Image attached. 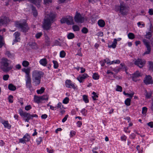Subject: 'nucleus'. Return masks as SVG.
<instances>
[{
  "label": "nucleus",
  "mask_w": 153,
  "mask_h": 153,
  "mask_svg": "<svg viewBox=\"0 0 153 153\" xmlns=\"http://www.w3.org/2000/svg\"><path fill=\"white\" fill-rule=\"evenodd\" d=\"M55 18V15L51 12L45 16L43 26L44 29L46 30L50 29L51 24L53 22V20Z\"/></svg>",
  "instance_id": "nucleus-1"
},
{
  "label": "nucleus",
  "mask_w": 153,
  "mask_h": 153,
  "mask_svg": "<svg viewBox=\"0 0 153 153\" xmlns=\"http://www.w3.org/2000/svg\"><path fill=\"white\" fill-rule=\"evenodd\" d=\"M9 61L7 58H3L0 62V68L4 72H7L12 69L13 66L10 65Z\"/></svg>",
  "instance_id": "nucleus-2"
},
{
  "label": "nucleus",
  "mask_w": 153,
  "mask_h": 153,
  "mask_svg": "<svg viewBox=\"0 0 153 153\" xmlns=\"http://www.w3.org/2000/svg\"><path fill=\"white\" fill-rule=\"evenodd\" d=\"M43 75L44 73L42 72H38L36 71L33 72L32 79L36 85H38L40 84L41 77H43Z\"/></svg>",
  "instance_id": "nucleus-3"
},
{
  "label": "nucleus",
  "mask_w": 153,
  "mask_h": 153,
  "mask_svg": "<svg viewBox=\"0 0 153 153\" xmlns=\"http://www.w3.org/2000/svg\"><path fill=\"white\" fill-rule=\"evenodd\" d=\"M15 26L21 29V30L23 32H27L29 29L26 22L23 23H20L19 22H16Z\"/></svg>",
  "instance_id": "nucleus-4"
},
{
  "label": "nucleus",
  "mask_w": 153,
  "mask_h": 153,
  "mask_svg": "<svg viewBox=\"0 0 153 153\" xmlns=\"http://www.w3.org/2000/svg\"><path fill=\"white\" fill-rule=\"evenodd\" d=\"M61 23H66L68 25H73L74 24L73 18L71 16H67L66 18H63L60 20Z\"/></svg>",
  "instance_id": "nucleus-5"
},
{
  "label": "nucleus",
  "mask_w": 153,
  "mask_h": 153,
  "mask_svg": "<svg viewBox=\"0 0 153 153\" xmlns=\"http://www.w3.org/2000/svg\"><path fill=\"white\" fill-rule=\"evenodd\" d=\"M75 21L78 23H82L84 21V18L79 13L76 12L74 17Z\"/></svg>",
  "instance_id": "nucleus-6"
},
{
  "label": "nucleus",
  "mask_w": 153,
  "mask_h": 153,
  "mask_svg": "<svg viewBox=\"0 0 153 153\" xmlns=\"http://www.w3.org/2000/svg\"><path fill=\"white\" fill-rule=\"evenodd\" d=\"M143 41L145 45L147 50L143 53L144 55L145 54H149L150 53L151 51V46L149 45V42L147 40L145 39H144L143 40Z\"/></svg>",
  "instance_id": "nucleus-7"
},
{
  "label": "nucleus",
  "mask_w": 153,
  "mask_h": 153,
  "mask_svg": "<svg viewBox=\"0 0 153 153\" xmlns=\"http://www.w3.org/2000/svg\"><path fill=\"white\" fill-rule=\"evenodd\" d=\"M120 10L121 14L125 15L128 12V10L124 3H121L120 7Z\"/></svg>",
  "instance_id": "nucleus-8"
},
{
  "label": "nucleus",
  "mask_w": 153,
  "mask_h": 153,
  "mask_svg": "<svg viewBox=\"0 0 153 153\" xmlns=\"http://www.w3.org/2000/svg\"><path fill=\"white\" fill-rule=\"evenodd\" d=\"M143 82L146 85L152 84L153 83L152 77L150 75H146Z\"/></svg>",
  "instance_id": "nucleus-9"
},
{
  "label": "nucleus",
  "mask_w": 153,
  "mask_h": 153,
  "mask_svg": "<svg viewBox=\"0 0 153 153\" xmlns=\"http://www.w3.org/2000/svg\"><path fill=\"white\" fill-rule=\"evenodd\" d=\"M30 140V136L28 134H26L23 138L19 139V143H25L26 142H28Z\"/></svg>",
  "instance_id": "nucleus-10"
},
{
  "label": "nucleus",
  "mask_w": 153,
  "mask_h": 153,
  "mask_svg": "<svg viewBox=\"0 0 153 153\" xmlns=\"http://www.w3.org/2000/svg\"><path fill=\"white\" fill-rule=\"evenodd\" d=\"M145 64V62L142 59H138L135 61L134 64L140 68L143 67Z\"/></svg>",
  "instance_id": "nucleus-11"
},
{
  "label": "nucleus",
  "mask_w": 153,
  "mask_h": 153,
  "mask_svg": "<svg viewBox=\"0 0 153 153\" xmlns=\"http://www.w3.org/2000/svg\"><path fill=\"white\" fill-rule=\"evenodd\" d=\"M9 22V19L6 17L4 16L0 18V26L4 24H5Z\"/></svg>",
  "instance_id": "nucleus-12"
},
{
  "label": "nucleus",
  "mask_w": 153,
  "mask_h": 153,
  "mask_svg": "<svg viewBox=\"0 0 153 153\" xmlns=\"http://www.w3.org/2000/svg\"><path fill=\"white\" fill-rule=\"evenodd\" d=\"M66 86L68 88H72L74 89L76 88L75 86L74 85L72 84L71 81L69 80H67L65 82Z\"/></svg>",
  "instance_id": "nucleus-13"
},
{
  "label": "nucleus",
  "mask_w": 153,
  "mask_h": 153,
  "mask_svg": "<svg viewBox=\"0 0 153 153\" xmlns=\"http://www.w3.org/2000/svg\"><path fill=\"white\" fill-rule=\"evenodd\" d=\"M13 35L15 36V39L14 40V42L13 43V45L14 44V42H17L19 41V39H20L19 36L20 34L18 32H16L14 33Z\"/></svg>",
  "instance_id": "nucleus-14"
},
{
  "label": "nucleus",
  "mask_w": 153,
  "mask_h": 153,
  "mask_svg": "<svg viewBox=\"0 0 153 153\" xmlns=\"http://www.w3.org/2000/svg\"><path fill=\"white\" fill-rule=\"evenodd\" d=\"M5 45L4 38L0 35V48H1L2 46H5Z\"/></svg>",
  "instance_id": "nucleus-15"
},
{
  "label": "nucleus",
  "mask_w": 153,
  "mask_h": 153,
  "mask_svg": "<svg viewBox=\"0 0 153 153\" xmlns=\"http://www.w3.org/2000/svg\"><path fill=\"white\" fill-rule=\"evenodd\" d=\"M34 101L35 102L39 103L42 100L41 96H38L35 95L34 96Z\"/></svg>",
  "instance_id": "nucleus-16"
},
{
  "label": "nucleus",
  "mask_w": 153,
  "mask_h": 153,
  "mask_svg": "<svg viewBox=\"0 0 153 153\" xmlns=\"http://www.w3.org/2000/svg\"><path fill=\"white\" fill-rule=\"evenodd\" d=\"M32 3L34 4L38 7H40V3L41 1V0H31Z\"/></svg>",
  "instance_id": "nucleus-17"
},
{
  "label": "nucleus",
  "mask_w": 153,
  "mask_h": 153,
  "mask_svg": "<svg viewBox=\"0 0 153 153\" xmlns=\"http://www.w3.org/2000/svg\"><path fill=\"white\" fill-rule=\"evenodd\" d=\"M29 46L33 49H36L38 48L35 42H30L28 44Z\"/></svg>",
  "instance_id": "nucleus-18"
},
{
  "label": "nucleus",
  "mask_w": 153,
  "mask_h": 153,
  "mask_svg": "<svg viewBox=\"0 0 153 153\" xmlns=\"http://www.w3.org/2000/svg\"><path fill=\"white\" fill-rule=\"evenodd\" d=\"M39 63L41 65L44 66H46L47 63L46 59L44 58L41 59L39 61Z\"/></svg>",
  "instance_id": "nucleus-19"
},
{
  "label": "nucleus",
  "mask_w": 153,
  "mask_h": 153,
  "mask_svg": "<svg viewBox=\"0 0 153 153\" xmlns=\"http://www.w3.org/2000/svg\"><path fill=\"white\" fill-rule=\"evenodd\" d=\"M98 25L101 27H104L105 25V22L102 19L98 21Z\"/></svg>",
  "instance_id": "nucleus-20"
},
{
  "label": "nucleus",
  "mask_w": 153,
  "mask_h": 153,
  "mask_svg": "<svg viewBox=\"0 0 153 153\" xmlns=\"http://www.w3.org/2000/svg\"><path fill=\"white\" fill-rule=\"evenodd\" d=\"M8 89L12 91H14L16 90V87L12 84H10L8 86Z\"/></svg>",
  "instance_id": "nucleus-21"
},
{
  "label": "nucleus",
  "mask_w": 153,
  "mask_h": 153,
  "mask_svg": "<svg viewBox=\"0 0 153 153\" xmlns=\"http://www.w3.org/2000/svg\"><path fill=\"white\" fill-rule=\"evenodd\" d=\"M32 9L33 15L35 17L37 15L38 13L37 10L36 9L35 7L33 6H32Z\"/></svg>",
  "instance_id": "nucleus-22"
},
{
  "label": "nucleus",
  "mask_w": 153,
  "mask_h": 153,
  "mask_svg": "<svg viewBox=\"0 0 153 153\" xmlns=\"http://www.w3.org/2000/svg\"><path fill=\"white\" fill-rule=\"evenodd\" d=\"M45 42L46 44L48 46L49 45L50 43V39L47 35L45 36Z\"/></svg>",
  "instance_id": "nucleus-23"
},
{
  "label": "nucleus",
  "mask_w": 153,
  "mask_h": 153,
  "mask_svg": "<svg viewBox=\"0 0 153 153\" xmlns=\"http://www.w3.org/2000/svg\"><path fill=\"white\" fill-rule=\"evenodd\" d=\"M149 70L152 72L153 71V62L149 61Z\"/></svg>",
  "instance_id": "nucleus-24"
},
{
  "label": "nucleus",
  "mask_w": 153,
  "mask_h": 153,
  "mask_svg": "<svg viewBox=\"0 0 153 153\" xmlns=\"http://www.w3.org/2000/svg\"><path fill=\"white\" fill-rule=\"evenodd\" d=\"M44 4L46 5H49L52 2V0H43Z\"/></svg>",
  "instance_id": "nucleus-25"
},
{
  "label": "nucleus",
  "mask_w": 153,
  "mask_h": 153,
  "mask_svg": "<svg viewBox=\"0 0 153 153\" xmlns=\"http://www.w3.org/2000/svg\"><path fill=\"white\" fill-rule=\"evenodd\" d=\"M131 99L128 98L125 101V104L127 106H129L131 104Z\"/></svg>",
  "instance_id": "nucleus-26"
},
{
  "label": "nucleus",
  "mask_w": 153,
  "mask_h": 153,
  "mask_svg": "<svg viewBox=\"0 0 153 153\" xmlns=\"http://www.w3.org/2000/svg\"><path fill=\"white\" fill-rule=\"evenodd\" d=\"M83 99L85 103H87L89 102V100L88 98V96L86 95H84L83 96Z\"/></svg>",
  "instance_id": "nucleus-27"
},
{
  "label": "nucleus",
  "mask_w": 153,
  "mask_h": 153,
  "mask_svg": "<svg viewBox=\"0 0 153 153\" xmlns=\"http://www.w3.org/2000/svg\"><path fill=\"white\" fill-rule=\"evenodd\" d=\"M45 90V88L44 87H41L40 90L37 91V92L38 94H41L44 92Z\"/></svg>",
  "instance_id": "nucleus-28"
},
{
  "label": "nucleus",
  "mask_w": 153,
  "mask_h": 153,
  "mask_svg": "<svg viewBox=\"0 0 153 153\" xmlns=\"http://www.w3.org/2000/svg\"><path fill=\"white\" fill-rule=\"evenodd\" d=\"M73 29L74 31H79V26L77 25H74L72 26Z\"/></svg>",
  "instance_id": "nucleus-29"
},
{
  "label": "nucleus",
  "mask_w": 153,
  "mask_h": 153,
  "mask_svg": "<svg viewBox=\"0 0 153 153\" xmlns=\"http://www.w3.org/2000/svg\"><path fill=\"white\" fill-rule=\"evenodd\" d=\"M29 65V62L27 61H24L22 62V65L25 67H27Z\"/></svg>",
  "instance_id": "nucleus-30"
},
{
  "label": "nucleus",
  "mask_w": 153,
  "mask_h": 153,
  "mask_svg": "<svg viewBox=\"0 0 153 153\" xmlns=\"http://www.w3.org/2000/svg\"><path fill=\"white\" fill-rule=\"evenodd\" d=\"M152 33L150 32L146 33V34L145 35V37L148 39H149L152 36Z\"/></svg>",
  "instance_id": "nucleus-31"
},
{
  "label": "nucleus",
  "mask_w": 153,
  "mask_h": 153,
  "mask_svg": "<svg viewBox=\"0 0 153 153\" xmlns=\"http://www.w3.org/2000/svg\"><path fill=\"white\" fill-rule=\"evenodd\" d=\"M3 124H4V126L5 127L7 128H10L11 127V126L9 125V123H8V122L7 121H6L4 122L3 123Z\"/></svg>",
  "instance_id": "nucleus-32"
},
{
  "label": "nucleus",
  "mask_w": 153,
  "mask_h": 153,
  "mask_svg": "<svg viewBox=\"0 0 153 153\" xmlns=\"http://www.w3.org/2000/svg\"><path fill=\"white\" fill-rule=\"evenodd\" d=\"M68 38L69 39H71L73 38L74 37V34L72 33H70L68 35Z\"/></svg>",
  "instance_id": "nucleus-33"
},
{
  "label": "nucleus",
  "mask_w": 153,
  "mask_h": 153,
  "mask_svg": "<svg viewBox=\"0 0 153 153\" xmlns=\"http://www.w3.org/2000/svg\"><path fill=\"white\" fill-rule=\"evenodd\" d=\"M128 36L129 39H133L135 37L134 34L132 33H129L128 34Z\"/></svg>",
  "instance_id": "nucleus-34"
},
{
  "label": "nucleus",
  "mask_w": 153,
  "mask_h": 153,
  "mask_svg": "<svg viewBox=\"0 0 153 153\" xmlns=\"http://www.w3.org/2000/svg\"><path fill=\"white\" fill-rule=\"evenodd\" d=\"M23 116L24 117L26 118H29V119H31L30 114L29 113L26 112L24 114Z\"/></svg>",
  "instance_id": "nucleus-35"
},
{
  "label": "nucleus",
  "mask_w": 153,
  "mask_h": 153,
  "mask_svg": "<svg viewBox=\"0 0 153 153\" xmlns=\"http://www.w3.org/2000/svg\"><path fill=\"white\" fill-rule=\"evenodd\" d=\"M93 78L94 79H98L99 78V76L97 73H94L93 76Z\"/></svg>",
  "instance_id": "nucleus-36"
},
{
  "label": "nucleus",
  "mask_w": 153,
  "mask_h": 153,
  "mask_svg": "<svg viewBox=\"0 0 153 153\" xmlns=\"http://www.w3.org/2000/svg\"><path fill=\"white\" fill-rule=\"evenodd\" d=\"M26 83L31 82V80L30 75H26Z\"/></svg>",
  "instance_id": "nucleus-37"
},
{
  "label": "nucleus",
  "mask_w": 153,
  "mask_h": 153,
  "mask_svg": "<svg viewBox=\"0 0 153 153\" xmlns=\"http://www.w3.org/2000/svg\"><path fill=\"white\" fill-rule=\"evenodd\" d=\"M65 53L63 51H61L60 53V56L61 57L63 58L65 57Z\"/></svg>",
  "instance_id": "nucleus-38"
},
{
  "label": "nucleus",
  "mask_w": 153,
  "mask_h": 153,
  "mask_svg": "<svg viewBox=\"0 0 153 153\" xmlns=\"http://www.w3.org/2000/svg\"><path fill=\"white\" fill-rule=\"evenodd\" d=\"M87 111L86 110L85 108H83L81 111V112L83 114L84 116H86L87 113Z\"/></svg>",
  "instance_id": "nucleus-39"
},
{
  "label": "nucleus",
  "mask_w": 153,
  "mask_h": 153,
  "mask_svg": "<svg viewBox=\"0 0 153 153\" xmlns=\"http://www.w3.org/2000/svg\"><path fill=\"white\" fill-rule=\"evenodd\" d=\"M53 62L54 64V68H57L58 67V64L57 62L56 61L53 60Z\"/></svg>",
  "instance_id": "nucleus-40"
},
{
  "label": "nucleus",
  "mask_w": 153,
  "mask_h": 153,
  "mask_svg": "<svg viewBox=\"0 0 153 153\" xmlns=\"http://www.w3.org/2000/svg\"><path fill=\"white\" fill-rule=\"evenodd\" d=\"M42 100H48V96L47 95H44L41 96Z\"/></svg>",
  "instance_id": "nucleus-41"
},
{
  "label": "nucleus",
  "mask_w": 153,
  "mask_h": 153,
  "mask_svg": "<svg viewBox=\"0 0 153 153\" xmlns=\"http://www.w3.org/2000/svg\"><path fill=\"white\" fill-rule=\"evenodd\" d=\"M69 99L68 97L65 98L63 100V103L64 104H67L68 102Z\"/></svg>",
  "instance_id": "nucleus-42"
},
{
  "label": "nucleus",
  "mask_w": 153,
  "mask_h": 153,
  "mask_svg": "<svg viewBox=\"0 0 153 153\" xmlns=\"http://www.w3.org/2000/svg\"><path fill=\"white\" fill-rule=\"evenodd\" d=\"M88 74H83L82 76H80V79H82L84 80V79H85L86 77H88Z\"/></svg>",
  "instance_id": "nucleus-43"
},
{
  "label": "nucleus",
  "mask_w": 153,
  "mask_h": 153,
  "mask_svg": "<svg viewBox=\"0 0 153 153\" xmlns=\"http://www.w3.org/2000/svg\"><path fill=\"white\" fill-rule=\"evenodd\" d=\"M82 33H86L88 32V30L87 28L86 27H83L82 30Z\"/></svg>",
  "instance_id": "nucleus-44"
},
{
  "label": "nucleus",
  "mask_w": 153,
  "mask_h": 153,
  "mask_svg": "<svg viewBox=\"0 0 153 153\" xmlns=\"http://www.w3.org/2000/svg\"><path fill=\"white\" fill-rule=\"evenodd\" d=\"M147 108L146 107H144L143 108L142 113L143 114H145L147 111Z\"/></svg>",
  "instance_id": "nucleus-45"
},
{
  "label": "nucleus",
  "mask_w": 153,
  "mask_h": 153,
  "mask_svg": "<svg viewBox=\"0 0 153 153\" xmlns=\"http://www.w3.org/2000/svg\"><path fill=\"white\" fill-rule=\"evenodd\" d=\"M9 76L8 74L4 75L3 76V79L5 81L7 80L8 79Z\"/></svg>",
  "instance_id": "nucleus-46"
},
{
  "label": "nucleus",
  "mask_w": 153,
  "mask_h": 153,
  "mask_svg": "<svg viewBox=\"0 0 153 153\" xmlns=\"http://www.w3.org/2000/svg\"><path fill=\"white\" fill-rule=\"evenodd\" d=\"M117 88L116 89V91H120V92L122 91V88L121 86L118 85H117Z\"/></svg>",
  "instance_id": "nucleus-47"
},
{
  "label": "nucleus",
  "mask_w": 153,
  "mask_h": 153,
  "mask_svg": "<svg viewBox=\"0 0 153 153\" xmlns=\"http://www.w3.org/2000/svg\"><path fill=\"white\" fill-rule=\"evenodd\" d=\"M42 137H39L37 139L36 141L37 142L38 145H39L40 144V143L42 142Z\"/></svg>",
  "instance_id": "nucleus-48"
},
{
  "label": "nucleus",
  "mask_w": 153,
  "mask_h": 153,
  "mask_svg": "<svg viewBox=\"0 0 153 153\" xmlns=\"http://www.w3.org/2000/svg\"><path fill=\"white\" fill-rule=\"evenodd\" d=\"M133 76H134L137 77H138L140 76V74L138 71H137L133 74Z\"/></svg>",
  "instance_id": "nucleus-49"
},
{
  "label": "nucleus",
  "mask_w": 153,
  "mask_h": 153,
  "mask_svg": "<svg viewBox=\"0 0 153 153\" xmlns=\"http://www.w3.org/2000/svg\"><path fill=\"white\" fill-rule=\"evenodd\" d=\"M120 65L122 67V68H122V69L123 70H125L126 72V71L127 70V69H126V67L125 66V64H122L121 63Z\"/></svg>",
  "instance_id": "nucleus-50"
},
{
  "label": "nucleus",
  "mask_w": 153,
  "mask_h": 153,
  "mask_svg": "<svg viewBox=\"0 0 153 153\" xmlns=\"http://www.w3.org/2000/svg\"><path fill=\"white\" fill-rule=\"evenodd\" d=\"M13 96L11 95H10L9 96L8 100L9 102L10 103H12L13 102Z\"/></svg>",
  "instance_id": "nucleus-51"
},
{
  "label": "nucleus",
  "mask_w": 153,
  "mask_h": 153,
  "mask_svg": "<svg viewBox=\"0 0 153 153\" xmlns=\"http://www.w3.org/2000/svg\"><path fill=\"white\" fill-rule=\"evenodd\" d=\"M26 85L27 88L30 89L32 87L31 82L26 83Z\"/></svg>",
  "instance_id": "nucleus-52"
},
{
  "label": "nucleus",
  "mask_w": 153,
  "mask_h": 153,
  "mask_svg": "<svg viewBox=\"0 0 153 153\" xmlns=\"http://www.w3.org/2000/svg\"><path fill=\"white\" fill-rule=\"evenodd\" d=\"M100 62L101 64V66H103L105 65V63H106V60L104 59L103 61H101Z\"/></svg>",
  "instance_id": "nucleus-53"
},
{
  "label": "nucleus",
  "mask_w": 153,
  "mask_h": 153,
  "mask_svg": "<svg viewBox=\"0 0 153 153\" xmlns=\"http://www.w3.org/2000/svg\"><path fill=\"white\" fill-rule=\"evenodd\" d=\"M42 34V33H38L36 34V38L38 39L41 36Z\"/></svg>",
  "instance_id": "nucleus-54"
},
{
  "label": "nucleus",
  "mask_w": 153,
  "mask_h": 153,
  "mask_svg": "<svg viewBox=\"0 0 153 153\" xmlns=\"http://www.w3.org/2000/svg\"><path fill=\"white\" fill-rule=\"evenodd\" d=\"M146 96L147 98H149L151 97L152 93H147L146 92Z\"/></svg>",
  "instance_id": "nucleus-55"
},
{
  "label": "nucleus",
  "mask_w": 153,
  "mask_h": 153,
  "mask_svg": "<svg viewBox=\"0 0 153 153\" xmlns=\"http://www.w3.org/2000/svg\"><path fill=\"white\" fill-rule=\"evenodd\" d=\"M121 69H122V68H119L118 69H117L116 68H115L113 69V71H114V72L117 73L118 72H119Z\"/></svg>",
  "instance_id": "nucleus-56"
},
{
  "label": "nucleus",
  "mask_w": 153,
  "mask_h": 153,
  "mask_svg": "<svg viewBox=\"0 0 153 153\" xmlns=\"http://www.w3.org/2000/svg\"><path fill=\"white\" fill-rule=\"evenodd\" d=\"M68 117V114L66 115L65 116V117L62 120V122L63 123H64V122H65L67 120V119Z\"/></svg>",
  "instance_id": "nucleus-57"
},
{
  "label": "nucleus",
  "mask_w": 153,
  "mask_h": 153,
  "mask_svg": "<svg viewBox=\"0 0 153 153\" xmlns=\"http://www.w3.org/2000/svg\"><path fill=\"white\" fill-rule=\"evenodd\" d=\"M30 69L29 68L27 69L26 71L25 72V73L26 74V75H30L29 74L30 72Z\"/></svg>",
  "instance_id": "nucleus-58"
},
{
  "label": "nucleus",
  "mask_w": 153,
  "mask_h": 153,
  "mask_svg": "<svg viewBox=\"0 0 153 153\" xmlns=\"http://www.w3.org/2000/svg\"><path fill=\"white\" fill-rule=\"evenodd\" d=\"M31 108V107L30 105H27L25 108V110H26L27 111L29 110Z\"/></svg>",
  "instance_id": "nucleus-59"
},
{
  "label": "nucleus",
  "mask_w": 153,
  "mask_h": 153,
  "mask_svg": "<svg viewBox=\"0 0 153 153\" xmlns=\"http://www.w3.org/2000/svg\"><path fill=\"white\" fill-rule=\"evenodd\" d=\"M76 132L74 131H71L70 132V137H73L74 135H75Z\"/></svg>",
  "instance_id": "nucleus-60"
},
{
  "label": "nucleus",
  "mask_w": 153,
  "mask_h": 153,
  "mask_svg": "<svg viewBox=\"0 0 153 153\" xmlns=\"http://www.w3.org/2000/svg\"><path fill=\"white\" fill-rule=\"evenodd\" d=\"M147 125L150 126L151 128L153 127V122H150L147 123Z\"/></svg>",
  "instance_id": "nucleus-61"
},
{
  "label": "nucleus",
  "mask_w": 153,
  "mask_h": 153,
  "mask_svg": "<svg viewBox=\"0 0 153 153\" xmlns=\"http://www.w3.org/2000/svg\"><path fill=\"white\" fill-rule=\"evenodd\" d=\"M62 103L61 102H59L58 103L56 107H55V108H60L61 109H62L61 106H62Z\"/></svg>",
  "instance_id": "nucleus-62"
},
{
  "label": "nucleus",
  "mask_w": 153,
  "mask_h": 153,
  "mask_svg": "<svg viewBox=\"0 0 153 153\" xmlns=\"http://www.w3.org/2000/svg\"><path fill=\"white\" fill-rule=\"evenodd\" d=\"M149 15H153V9H150L149 10Z\"/></svg>",
  "instance_id": "nucleus-63"
},
{
  "label": "nucleus",
  "mask_w": 153,
  "mask_h": 153,
  "mask_svg": "<svg viewBox=\"0 0 153 153\" xmlns=\"http://www.w3.org/2000/svg\"><path fill=\"white\" fill-rule=\"evenodd\" d=\"M6 54L9 57H11L12 56V55L11 53L9 51H6Z\"/></svg>",
  "instance_id": "nucleus-64"
}]
</instances>
